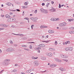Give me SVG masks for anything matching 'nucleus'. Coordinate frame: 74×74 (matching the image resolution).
Masks as SVG:
<instances>
[{"mask_svg": "<svg viewBox=\"0 0 74 74\" xmlns=\"http://www.w3.org/2000/svg\"><path fill=\"white\" fill-rule=\"evenodd\" d=\"M10 60L6 59L2 63V64L4 66H7L10 64Z\"/></svg>", "mask_w": 74, "mask_h": 74, "instance_id": "nucleus-1", "label": "nucleus"}, {"mask_svg": "<svg viewBox=\"0 0 74 74\" xmlns=\"http://www.w3.org/2000/svg\"><path fill=\"white\" fill-rule=\"evenodd\" d=\"M14 51H15L14 49L12 48H8L6 50V51L7 52H12Z\"/></svg>", "mask_w": 74, "mask_h": 74, "instance_id": "nucleus-2", "label": "nucleus"}, {"mask_svg": "<svg viewBox=\"0 0 74 74\" xmlns=\"http://www.w3.org/2000/svg\"><path fill=\"white\" fill-rule=\"evenodd\" d=\"M34 63L35 66H38L39 64H39V62H38L37 61H35L34 62Z\"/></svg>", "mask_w": 74, "mask_h": 74, "instance_id": "nucleus-3", "label": "nucleus"}, {"mask_svg": "<svg viewBox=\"0 0 74 74\" xmlns=\"http://www.w3.org/2000/svg\"><path fill=\"white\" fill-rule=\"evenodd\" d=\"M0 26H2L3 27H8V25L6 24H0Z\"/></svg>", "mask_w": 74, "mask_h": 74, "instance_id": "nucleus-4", "label": "nucleus"}, {"mask_svg": "<svg viewBox=\"0 0 74 74\" xmlns=\"http://www.w3.org/2000/svg\"><path fill=\"white\" fill-rule=\"evenodd\" d=\"M13 18H8V22H11L13 21Z\"/></svg>", "mask_w": 74, "mask_h": 74, "instance_id": "nucleus-5", "label": "nucleus"}, {"mask_svg": "<svg viewBox=\"0 0 74 74\" xmlns=\"http://www.w3.org/2000/svg\"><path fill=\"white\" fill-rule=\"evenodd\" d=\"M46 55L47 56H52V53H46Z\"/></svg>", "mask_w": 74, "mask_h": 74, "instance_id": "nucleus-6", "label": "nucleus"}, {"mask_svg": "<svg viewBox=\"0 0 74 74\" xmlns=\"http://www.w3.org/2000/svg\"><path fill=\"white\" fill-rule=\"evenodd\" d=\"M30 19L34 21H37V18H30Z\"/></svg>", "mask_w": 74, "mask_h": 74, "instance_id": "nucleus-7", "label": "nucleus"}, {"mask_svg": "<svg viewBox=\"0 0 74 74\" xmlns=\"http://www.w3.org/2000/svg\"><path fill=\"white\" fill-rule=\"evenodd\" d=\"M38 47H45V45L44 44H41L38 46Z\"/></svg>", "mask_w": 74, "mask_h": 74, "instance_id": "nucleus-8", "label": "nucleus"}, {"mask_svg": "<svg viewBox=\"0 0 74 74\" xmlns=\"http://www.w3.org/2000/svg\"><path fill=\"white\" fill-rule=\"evenodd\" d=\"M56 65L53 64H51L50 65V67H56Z\"/></svg>", "mask_w": 74, "mask_h": 74, "instance_id": "nucleus-9", "label": "nucleus"}, {"mask_svg": "<svg viewBox=\"0 0 74 74\" xmlns=\"http://www.w3.org/2000/svg\"><path fill=\"white\" fill-rule=\"evenodd\" d=\"M51 12H56V9L55 8H53L50 10Z\"/></svg>", "mask_w": 74, "mask_h": 74, "instance_id": "nucleus-10", "label": "nucleus"}, {"mask_svg": "<svg viewBox=\"0 0 74 74\" xmlns=\"http://www.w3.org/2000/svg\"><path fill=\"white\" fill-rule=\"evenodd\" d=\"M41 29H42L44 28H47L48 27L47 26H45L44 25H41L40 27Z\"/></svg>", "mask_w": 74, "mask_h": 74, "instance_id": "nucleus-11", "label": "nucleus"}, {"mask_svg": "<svg viewBox=\"0 0 74 74\" xmlns=\"http://www.w3.org/2000/svg\"><path fill=\"white\" fill-rule=\"evenodd\" d=\"M40 57L42 60H45L46 59V58L45 57L41 56Z\"/></svg>", "mask_w": 74, "mask_h": 74, "instance_id": "nucleus-12", "label": "nucleus"}, {"mask_svg": "<svg viewBox=\"0 0 74 74\" xmlns=\"http://www.w3.org/2000/svg\"><path fill=\"white\" fill-rule=\"evenodd\" d=\"M49 5H50V3H46V7H48Z\"/></svg>", "mask_w": 74, "mask_h": 74, "instance_id": "nucleus-13", "label": "nucleus"}, {"mask_svg": "<svg viewBox=\"0 0 74 74\" xmlns=\"http://www.w3.org/2000/svg\"><path fill=\"white\" fill-rule=\"evenodd\" d=\"M60 56L62 58H66V57H65V54H64V55L61 54L60 55Z\"/></svg>", "mask_w": 74, "mask_h": 74, "instance_id": "nucleus-14", "label": "nucleus"}, {"mask_svg": "<svg viewBox=\"0 0 74 74\" xmlns=\"http://www.w3.org/2000/svg\"><path fill=\"white\" fill-rule=\"evenodd\" d=\"M49 51H55V49H52L51 48H50L49 49Z\"/></svg>", "mask_w": 74, "mask_h": 74, "instance_id": "nucleus-15", "label": "nucleus"}, {"mask_svg": "<svg viewBox=\"0 0 74 74\" xmlns=\"http://www.w3.org/2000/svg\"><path fill=\"white\" fill-rule=\"evenodd\" d=\"M5 16L6 18H10V17H11V16H10L8 14H6Z\"/></svg>", "mask_w": 74, "mask_h": 74, "instance_id": "nucleus-16", "label": "nucleus"}, {"mask_svg": "<svg viewBox=\"0 0 74 74\" xmlns=\"http://www.w3.org/2000/svg\"><path fill=\"white\" fill-rule=\"evenodd\" d=\"M31 58L32 59H38V57L35 58V57H34V56H32L31 57Z\"/></svg>", "mask_w": 74, "mask_h": 74, "instance_id": "nucleus-17", "label": "nucleus"}, {"mask_svg": "<svg viewBox=\"0 0 74 74\" xmlns=\"http://www.w3.org/2000/svg\"><path fill=\"white\" fill-rule=\"evenodd\" d=\"M43 13H44L45 14H47L48 13V11L47 10H44Z\"/></svg>", "mask_w": 74, "mask_h": 74, "instance_id": "nucleus-18", "label": "nucleus"}, {"mask_svg": "<svg viewBox=\"0 0 74 74\" xmlns=\"http://www.w3.org/2000/svg\"><path fill=\"white\" fill-rule=\"evenodd\" d=\"M41 48L40 47H36L35 48V49H41Z\"/></svg>", "mask_w": 74, "mask_h": 74, "instance_id": "nucleus-19", "label": "nucleus"}, {"mask_svg": "<svg viewBox=\"0 0 74 74\" xmlns=\"http://www.w3.org/2000/svg\"><path fill=\"white\" fill-rule=\"evenodd\" d=\"M69 51H73V47H71L69 48Z\"/></svg>", "mask_w": 74, "mask_h": 74, "instance_id": "nucleus-20", "label": "nucleus"}, {"mask_svg": "<svg viewBox=\"0 0 74 74\" xmlns=\"http://www.w3.org/2000/svg\"><path fill=\"white\" fill-rule=\"evenodd\" d=\"M62 24L63 25V26H66V25H67V24L66 23V22L63 23Z\"/></svg>", "mask_w": 74, "mask_h": 74, "instance_id": "nucleus-21", "label": "nucleus"}, {"mask_svg": "<svg viewBox=\"0 0 74 74\" xmlns=\"http://www.w3.org/2000/svg\"><path fill=\"white\" fill-rule=\"evenodd\" d=\"M40 10L41 12H42V13H43L44 11V10L42 8H41L40 9Z\"/></svg>", "mask_w": 74, "mask_h": 74, "instance_id": "nucleus-22", "label": "nucleus"}, {"mask_svg": "<svg viewBox=\"0 0 74 74\" xmlns=\"http://www.w3.org/2000/svg\"><path fill=\"white\" fill-rule=\"evenodd\" d=\"M59 26L60 27H62L63 26V23H61L59 25Z\"/></svg>", "mask_w": 74, "mask_h": 74, "instance_id": "nucleus-23", "label": "nucleus"}, {"mask_svg": "<svg viewBox=\"0 0 74 74\" xmlns=\"http://www.w3.org/2000/svg\"><path fill=\"white\" fill-rule=\"evenodd\" d=\"M11 3H7V5L9 6H10L11 5Z\"/></svg>", "mask_w": 74, "mask_h": 74, "instance_id": "nucleus-24", "label": "nucleus"}, {"mask_svg": "<svg viewBox=\"0 0 74 74\" xmlns=\"http://www.w3.org/2000/svg\"><path fill=\"white\" fill-rule=\"evenodd\" d=\"M30 70H27L26 71V73H30Z\"/></svg>", "mask_w": 74, "mask_h": 74, "instance_id": "nucleus-25", "label": "nucleus"}, {"mask_svg": "<svg viewBox=\"0 0 74 74\" xmlns=\"http://www.w3.org/2000/svg\"><path fill=\"white\" fill-rule=\"evenodd\" d=\"M68 57H69V56H68V55L65 54V58L66 59V58H68Z\"/></svg>", "mask_w": 74, "mask_h": 74, "instance_id": "nucleus-26", "label": "nucleus"}, {"mask_svg": "<svg viewBox=\"0 0 74 74\" xmlns=\"http://www.w3.org/2000/svg\"><path fill=\"white\" fill-rule=\"evenodd\" d=\"M18 35H19L18 36H20V37H23V34H18Z\"/></svg>", "mask_w": 74, "mask_h": 74, "instance_id": "nucleus-27", "label": "nucleus"}, {"mask_svg": "<svg viewBox=\"0 0 74 74\" xmlns=\"http://www.w3.org/2000/svg\"><path fill=\"white\" fill-rule=\"evenodd\" d=\"M14 73H16V72H17V70H16L15 69H14L12 71Z\"/></svg>", "mask_w": 74, "mask_h": 74, "instance_id": "nucleus-28", "label": "nucleus"}, {"mask_svg": "<svg viewBox=\"0 0 74 74\" xmlns=\"http://www.w3.org/2000/svg\"><path fill=\"white\" fill-rule=\"evenodd\" d=\"M54 60L56 62H58V59L56 58H54Z\"/></svg>", "mask_w": 74, "mask_h": 74, "instance_id": "nucleus-29", "label": "nucleus"}, {"mask_svg": "<svg viewBox=\"0 0 74 74\" xmlns=\"http://www.w3.org/2000/svg\"><path fill=\"white\" fill-rule=\"evenodd\" d=\"M70 30H73L74 29V27H70L69 28Z\"/></svg>", "mask_w": 74, "mask_h": 74, "instance_id": "nucleus-30", "label": "nucleus"}, {"mask_svg": "<svg viewBox=\"0 0 74 74\" xmlns=\"http://www.w3.org/2000/svg\"><path fill=\"white\" fill-rule=\"evenodd\" d=\"M69 33L70 34H73V31H71L69 32Z\"/></svg>", "mask_w": 74, "mask_h": 74, "instance_id": "nucleus-31", "label": "nucleus"}, {"mask_svg": "<svg viewBox=\"0 0 74 74\" xmlns=\"http://www.w3.org/2000/svg\"><path fill=\"white\" fill-rule=\"evenodd\" d=\"M65 49V50H66V51H69V47L66 48Z\"/></svg>", "mask_w": 74, "mask_h": 74, "instance_id": "nucleus-32", "label": "nucleus"}, {"mask_svg": "<svg viewBox=\"0 0 74 74\" xmlns=\"http://www.w3.org/2000/svg\"><path fill=\"white\" fill-rule=\"evenodd\" d=\"M48 41H42L43 42H46L47 43V42H48Z\"/></svg>", "mask_w": 74, "mask_h": 74, "instance_id": "nucleus-33", "label": "nucleus"}, {"mask_svg": "<svg viewBox=\"0 0 74 74\" xmlns=\"http://www.w3.org/2000/svg\"><path fill=\"white\" fill-rule=\"evenodd\" d=\"M27 8V6H23V8Z\"/></svg>", "mask_w": 74, "mask_h": 74, "instance_id": "nucleus-34", "label": "nucleus"}, {"mask_svg": "<svg viewBox=\"0 0 74 74\" xmlns=\"http://www.w3.org/2000/svg\"><path fill=\"white\" fill-rule=\"evenodd\" d=\"M58 44V42H57V41H56L55 42L54 44L55 45H57Z\"/></svg>", "mask_w": 74, "mask_h": 74, "instance_id": "nucleus-35", "label": "nucleus"}, {"mask_svg": "<svg viewBox=\"0 0 74 74\" xmlns=\"http://www.w3.org/2000/svg\"><path fill=\"white\" fill-rule=\"evenodd\" d=\"M48 32H49V33H52V30H49Z\"/></svg>", "mask_w": 74, "mask_h": 74, "instance_id": "nucleus-36", "label": "nucleus"}, {"mask_svg": "<svg viewBox=\"0 0 74 74\" xmlns=\"http://www.w3.org/2000/svg\"><path fill=\"white\" fill-rule=\"evenodd\" d=\"M51 21H54L55 19L53 18H51Z\"/></svg>", "mask_w": 74, "mask_h": 74, "instance_id": "nucleus-37", "label": "nucleus"}, {"mask_svg": "<svg viewBox=\"0 0 74 74\" xmlns=\"http://www.w3.org/2000/svg\"><path fill=\"white\" fill-rule=\"evenodd\" d=\"M60 70H61V71H64V69L63 68H61L60 69Z\"/></svg>", "mask_w": 74, "mask_h": 74, "instance_id": "nucleus-38", "label": "nucleus"}, {"mask_svg": "<svg viewBox=\"0 0 74 74\" xmlns=\"http://www.w3.org/2000/svg\"><path fill=\"white\" fill-rule=\"evenodd\" d=\"M63 60H64V61H65V62H68V60L66 59H63Z\"/></svg>", "mask_w": 74, "mask_h": 74, "instance_id": "nucleus-39", "label": "nucleus"}, {"mask_svg": "<svg viewBox=\"0 0 74 74\" xmlns=\"http://www.w3.org/2000/svg\"><path fill=\"white\" fill-rule=\"evenodd\" d=\"M34 27V25H32L31 26V29H33V27Z\"/></svg>", "mask_w": 74, "mask_h": 74, "instance_id": "nucleus-40", "label": "nucleus"}, {"mask_svg": "<svg viewBox=\"0 0 74 74\" xmlns=\"http://www.w3.org/2000/svg\"><path fill=\"white\" fill-rule=\"evenodd\" d=\"M24 49L25 50H26V51H29V49H27L24 48Z\"/></svg>", "mask_w": 74, "mask_h": 74, "instance_id": "nucleus-41", "label": "nucleus"}, {"mask_svg": "<svg viewBox=\"0 0 74 74\" xmlns=\"http://www.w3.org/2000/svg\"><path fill=\"white\" fill-rule=\"evenodd\" d=\"M37 10H36L35 11L34 13H35V14H36V13H37Z\"/></svg>", "mask_w": 74, "mask_h": 74, "instance_id": "nucleus-42", "label": "nucleus"}, {"mask_svg": "<svg viewBox=\"0 0 74 74\" xmlns=\"http://www.w3.org/2000/svg\"><path fill=\"white\" fill-rule=\"evenodd\" d=\"M32 47V45H30L29 46V48L30 49H32V47Z\"/></svg>", "mask_w": 74, "mask_h": 74, "instance_id": "nucleus-43", "label": "nucleus"}, {"mask_svg": "<svg viewBox=\"0 0 74 74\" xmlns=\"http://www.w3.org/2000/svg\"><path fill=\"white\" fill-rule=\"evenodd\" d=\"M29 70H30V72H31L32 71H34V69H30Z\"/></svg>", "mask_w": 74, "mask_h": 74, "instance_id": "nucleus-44", "label": "nucleus"}, {"mask_svg": "<svg viewBox=\"0 0 74 74\" xmlns=\"http://www.w3.org/2000/svg\"><path fill=\"white\" fill-rule=\"evenodd\" d=\"M16 4H19V2H16Z\"/></svg>", "mask_w": 74, "mask_h": 74, "instance_id": "nucleus-45", "label": "nucleus"}, {"mask_svg": "<svg viewBox=\"0 0 74 74\" xmlns=\"http://www.w3.org/2000/svg\"><path fill=\"white\" fill-rule=\"evenodd\" d=\"M57 62H61V60L58 59Z\"/></svg>", "mask_w": 74, "mask_h": 74, "instance_id": "nucleus-46", "label": "nucleus"}, {"mask_svg": "<svg viewBox=\"0 0 74 74\" xmlns=\"http://www.w3.org/2000/svg\"><path fill=\"white\" fill-rule=\"evenodd\" d=\"M22 47H26V45H22Z\"/></svg>", "mask_w": 74, "mask_h": 74, "instance_id": "nucleus-47", "label": "nucleus"}, {"mask_svg": "<svg viewBox=\"0 0 74 74\" xmlns=\"http://www.w3.org/2000/svg\"><path fill=\"white\" fill-rule=\"evenodd\" d=\"M59 8H61V5H60V4H59Z\"/></svg>", "mask_w": 74, "mask_h": 74, "instance_id": "nucleus-48", "label": "nucleus"}, {"mask_svg": "<svg viewBox=\"0 0 74 74\" xmlns=\"http://www.w3.org/2000/svg\"><path fill=\"white\" fill-rule=\"evenodd\" d=\"M24 19H26V20H28V18L26 17H25Z\"/></svg>", "mask_w": 74, "mask_h": 74, "instance_id": "nucleus-49", "label": "nucleus"}, {"mask_svg": "<svg viewBox=\"0 0 74 74\" xmlns=\"http://www.w3.org/2000/svg\"><path fill=\"white\" fill-rule=\"evenodd\" d=\"M4 30V28H1V30Z\"/></svg>", "mask_w": 74, "mask_h": 74, "instance_id": "nucleus-50", "label": "nucleus"}, {"mask_svg": "<svg viewBox=\"0 0 74 74\" xmlns=\"http://www.w3.org/2000/svg\"><path fill=\"white\" fill-rule=\"evenodd\" d=\"M42 6L45 5V3H42Z\"/></svg>", "mask_w": 74, "mask_h": 74, "instance_id": "nucleus-51", "label": "nucleus"}, {"mask_svg": "<svg viewBox=\"0 0 74 74\" xmlns=\"http://www.w3.org/2000/svg\"><path fill=\"white\" fill-rule=\"evenodd\" d=\"M25 5H27V2H26L25 3H24Z\"/></svg>", "mask_w": 74, "mask_h": 74, "instance_id": "nucleus-52", "label": "nucleus"}, {"mask_svg": "<svg viewBox=\"0 0 74 74\" xmlns=\"http://www.w3.org/2000/svg\"><path fill=\"white\" fill-rule=\"evenodd\" d=\"M47 71V70H45V71H42V73H45V72H46Z\"/></svg>", "mask_w": 74, "mask_h": 74, "instance_id": "nucleus-53", "label": "nucleus"}, {"mask_svg": "<svg viewBox=\"0 0 74 74\" xmlns=\"http://www.w3.org/2000/svg\"><path fill=\"white\" fill-rule=\"evenodd\" d=\"M67 42V44H70V42L69 41H68Z\"/></svg>", "mask_w": 74, "mask_h": 74, "instance_id": "nucleus-54", "label": "nucleus"}, {"mask_svg": "<svg viewBox=\"0 0 74 74\" xmlns=\"http://www.w3.org/2000/svg\"><path fill=\"white\" fill-rule=\"evenodd\" d=\"M54 31L51 30V33H54Z\"/></svg>", "mask_w": 74, "mask_h": 74, "instance_id": "nucleus-55", "label": "nucleus"}, {"mask_svg": "<svg viewBox=\"0 0 74 74\" xmlns=\"http://www.w3.org/2000/svg\"><path fill=\"white\" fill-rule=\"evenodd\" d=\"M16 11H20V10H19L18 9H17L16 10Z\"/></svg>", "mask_w": 74, "mask_h": 74, "instance_id": "nucleus-56", "label": "nucleus"}, {"mask_svg": "<svg viewBox=\"0 0 74 74\" xmlns=\"http://www.w3.org/2000/svg\"><path fill=\"white\" fill-rule=\"evenodd\" d=\"M14 46L15 47H16V46H17V44H14Z\"/></svg>", "mask_w": 74, "mask_h": 74, "instance_id": "nucleus-57", "label": "nucleus"}, {"mask_svg": "<svg viewBox=\"0 0 74 74\" xmlns=\"http://www.w3.org/2000/svg\"><path fill=\"white\" fill-rule=\"evenodd\" d=\"M24 14H25V12L23 11V15H24Z\"/></svg>", "mask_w": 74, "mask_h": 74, "instance_id": "nucleus-58", "label": "nucleus"}, {"mask_svg": "<svg viewBox=\"0 0 74 74\" xmlns=\"http://www.w3.org/2000/svg\"><path fill=\"white\" fill-rule=\"evenodd\" d=\"M4 70H2L1 71L0 73V74H1V73H2V72L3 71H4Z\"/></svg>", "mask_w": 74, "mask_h": 74, "instance_id": "nucleus-59", "label": "nucleus"}, {"mask_svg": "<svg viewBox=\"0 0 74 74\" xmlns=\"http://www.w3.org/2000/svg\"><path fill=\"white\" fill-rule=\"evenodd\" d=\"M65 44H66V45H67V42H65Z\"/></svg>", "mask_w": 74, "mask_h": 74, "instance_id": "nucleus-60", "label": "nucleus"}, {"mask_svg": "<svg viewBox=\"0 0 74 74\" xmlns=\"http://www.w3.org/2000/svg\"><path fill=\"white\" fill-rule=\"evenodd\" d=\"M4 15H1V17H4Z\"/></svg>", "mask_w": 74, "mask_h": 74, "instance_id": "nucleus-61", "label": "nucleus"}, {"mask_svg": "<svg viewBox=\"0 0 74 74\" xmlns=\"http://www.w3.org/2000/svg\"><path fill=\"white\" fill-rule=\"evenodd\" d=\"M42 38H45V36H42Z\"/></svg>", "mask_w": 74, "mask_h": 74, "instance_id": "nucleus-62", "label": "nucleus"}, {"mask_svg": "<svg viewBox=\"0 0 74 74\" xmlns=\"http://www.w3.org/2000/svg\"><path fill=\"white\" fill-rule=\"evenodd\" d=\"M11 27H15V26L14 25H12Z\"/></svg>", "mask_w": 74, "mask_h": 74, "instance_id": "nucleus-63", "label": "nucleus"}, {"mask_svg": "<svg viewBox=\"0 0 74 74\" xmlns=\"http://www.w3.org/2000/svg\"><path fill=\"white\" fill-rule=\"evenodd\" d=\"M21 74H25V73H24L21 72Z\"/></svg>", "mask_w": 74, "mask_h": 74, "instance_id": "nucleus-64", "label": "nucleus"}]
</instances>
